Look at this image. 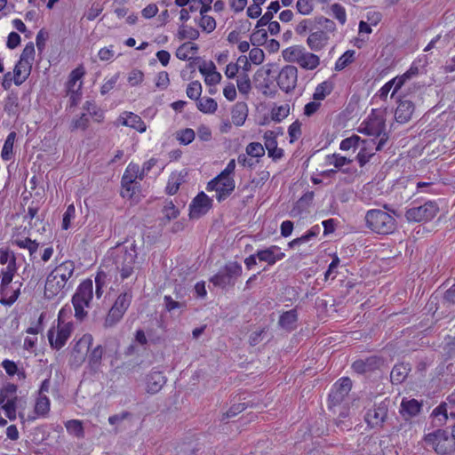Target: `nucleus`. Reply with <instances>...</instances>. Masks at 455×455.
Listing matches in <instances>:
<instances>
[{
    "label": "nucleus",
    "mask_w": 455,
    "mask_h": 455,
    "mask_svg": "<svg viewBox=\"0 0 455 455\" xmlns=\"http://www.w3.org/2000/svg\"><path fill=\"white\" fill-rule=\"evenodd\" d=\"M16 393L17 386L12 383H8L0 389V411L3 410L10 420L16 419V411L22 401L21 398L17 396ZM6 424V419L0 416V426L4 427Z\"/></svg>",
    "instance_id": "nucleus-5"
},
{
    "label": "nucleus",
    "mask_w": 455,
    "mask_h": 455,
    "mask_svg": "<svg viewBox=\"0 0 455 455\" xmlns=\"http://www.w3.org/2000/svg\"><path fill=\"white\" fill-rule=\"evenodd\" d=\"M212 208V199L204 193L200 192L189 205V217L191 219H199Z\"/></svg>",
    "instance_id": "nucleus-22"
},
{
    "label": "nucleus",
    "mask_w": 455,
    "mask_h": 455,
    "mask_svg": "<svg viewBox=\"0 0 455 455\" xmlns=\"http://www.w3.org/2000/svg\"><path fill=\"white\" fill-rule=\"evenodd\" d=\"M351 163V160L345 157V156H341L339 154H333V155H330V156H327L326 157V164L328 165H333L335 168H341L342 166L347 164H350Z\"/></svg>",
    "instance_id": "nucleus-52"
},
{
    "label": "nucleus",
    "mask_w": 455,
    "mask_h": 455,
    "mask_svg": "<svg viewBox=\"0 0 455 455\" xmlns=\"http://www.w3.org/2000/svg\"><path fill=\"white\" fill-rule=\"evenodd\" d=\"M34 58H35V46L32 42H29L28 44H26L25 48L23 49V51L20 54V60L29 63V64H33Z\"/></svg>",
    "instance_id": "nucleus-55"
},
{
    "label": "nucleus",
    "mask_w": 455,
    "mask_h": 455,
    "mask_svg": "<svg viewBox=\"0 0 455 455\" xmlns=\"http://www.w3.org/2000/svg\"><path fill=\"white\" fill-rule=\"evenodd\" d=\"M15 139V132H12L8 134L1 152V157L3 158V160L9 161L12 158Z\"/></svg>",
    "instance_id": "nucleus-43"
},
{
    "label": "nucleus",
    "mask_w": 455,
    "mask_h": 455,
    "mask_svg": "<svg viewBox=\"0 0 455 455\" xmlns=\"http://www.w3.org/2000/svg\"><path fill=\"white\" fill-rule=\"evenodd\" d=\"M329 33L331 32L324 28H316L307 38L308 48L313 52L323 50L330 41Z\"/></svg>",
    "instance_id": "nucleus-23"
},
{
    "label": "nucleus",
    "mask_w": 455,
    "mask_h": 455,
    "mask_svg": "<svg viewBox=\"0 0 455 455\" xmlns=\"http://www.w3.org/2000/svg\"><path fill=\"white\" fill-rule=\"evenodd\" d=\"M355 52L354 50H347L336 61L335 70L341 71L351 64L355 60Z\"/></svg>",
    "instance_id": "nucleus-44"
},
{
    "label": "nucleus",
    "mask_w": 455,
    "mask_h": 455,
    "mask_svg": "<svg viewBox=\"0 0 455 455\" xmlns=\"http://www.w3.org/2000/svg\"><path fill=\"white\" fill-rule=\"evenodd\" d=\"M332 89L331 83L328 81L319 84L314 92L313 100L321 102L331 92Z\"/></svg>",
    "instance_id": "nucleus-41"
},
{
    "label": "nucleus",
    "mask_w": 455,
    "mask_h": 455,
    "mask_svg": "<svg viewBox=\"0 0 455 455\" xmlns=\"http://www.w3.org/2000/svg\"><path fill=\"white\" fill-rule=\"evenodd\" d=\"M75 263L66 260L56 266L47 275L44 284V296L53 299L63 296L74 281Z\"/></svg>",
    "instance_id": "nucleus-1"
},
{
    "label": "nucleus",
    "mask_w": 455,
    "mask_h": 455,
    "mask_svg": "<svg viewBox=\"0 0 455 455\" xmlns=\"http://www.w3.org/2000/svg\"><path fill=\"white\" fill-rule=\"evenodd\" d=\"M365 225L372 232L379 235H388L396 228L395 219L387 212L371 209L365 213Z\"/></svg>",
    "instance_id": "nucleus-3"
},
{
    "label": "nucleus",
    "mask_w": 455,
    "mask_h": 455,
    "mask_svg": "<svg viewBox=\"0 0 455 455\" xmlns=\"http://www.w3.org/2000/svg\"><path fill=\"white\" fill-rule=\"evenodd\" d=\"M439 207L434 201H427L423 205L409 208L405 218L410 222H423L431 220L438 212Z\"/></svg>",
    "instance_id": "nucleus-14"
},
{
    "label": "nucleus",
    "mask_w": 455,
    "mask_h": 455,
    "mask_svg": "<svg viewBox=\"0 0 455 455\" xmlns=\"http://www.w3.org/2000/svg\"><path fill=\"white\" fill-rule=\"evenodd\" d=\"M132 299V292L131 290L122 292L109 309L104 322V326L108 328L116 324L127 311Z\"/></svg>",
    "instance_id": "nucleus-11"
},
{
    "label": "nucleus",
    "mask_w": 455,
    "mask_h": 455,
    "mask_svg": "<svg viewBox=\"0 0 455 455\" xmlns=\"http://www.w3.org/2000/svg\"><path fill=\"white\" fill-rule=\"evenodd\" d=\"M409 367L404 363L396 364L393 367L390 379L393 384H400L402 383L409 373Z\"/></svg>",
    "instance_id": "nucleus-36"
},
{
    "label": "nucleus",
    "mask_w": 455,
    "mask_h": 455,
    "mask_svg": "<svg viewBox=\"0 0 455 455\" xmlns=\"http://www.w3.org/2000/svg\"><path fill=\"white\" fill-rule=\"evenodd\" d=\"M118 122L122 125L133 128L139 132H144L147 130V125L140 116L132 112H124L119 116Z\"/></svg>",
    "instance_id": "nucleus-28"
},
{
    "label": "nucleus",
    "mask_w": 455,
    "mask_h": 455,
    "mask_svg": "<svg viewBox=\"0 0 455 455\" xmlns=\"http://www.w3.org/2000/svg\"><path fill=\"white\" fill-rule=\"evenodd\" d=\"M435 427H442L448 419L447 404L441 403L431 413Z\"/></svg>",
    "instance_id": "nucleus-38"
},
{
    "label": "nucleus",
    "mask_w": 455,
    "mask_h": 455,
    "mask_svg": "<svg viewBox=\"0 0 455 455\" xmlns=\"http://www.w3.org/2000/svg\"><path fill=\"white\" fill-rule=\"evenodd\" d=\"M280 9V4L277 1L272 2L267 7V11L261 16V18L258 20L257 28L267 26L269 23L274 16Z\"/></svg>",
    "instance_id": "nucleus-42"
},
{
    "label": "nucleus",
    "mask_w": 455,
    "mask_h": 455,
    "mask_svg": "<svg viewBox=\"0 0 455 455\" xmlns=\"http://www.w3.org/2000/svg\"><path fill=\"white\" fill-rule=\"evenodd\" d=\"M76 208L73 204L68 206L62 220V229L67 230L69 228L71 220L75 218Z\"/></svg>",
    "instance_id": "nucleus-60"
},
{
    "label": "nucleus",
    "mask_w": 455,
    "mask_h": 455,
    "mask_svg": "<svg viewBox=\"0 0 455 455\" xmlns=\"http://www.w3.org/2000/svg\"><path fill=\"white\" fill-rule=\"evenodd\" d=\"M116 270L122 280L127 279L134 273L138 252L134 243L129 245L118 243L108 251Z\"/></svg>",
    "instance_id": "nucleus-2"
},
{
    "label": "nucleus",
    "mask_w": 455,
    "mask_h": 455,
    "mask_svg": "<svg viewBox=\"0 0 455 455\" xmlns=\"http://www.w3.org/2000/svg\"><path fill=\"white\" fill-rule=\"evenodd\" d=\"M361 141L362 140L360 139V137L354 135L350 138L343 140L340 142L339 148L341 150H349L350 148H356L360 147Z\"/></svg>",
    "instance_id": "nucleus-56"
},
{
    "label": "nucleus",
    "mask_w": 455,
    "mask_h": 455,
    "mask_svg": "<svg viewBox=\"0 0 455 455\" xmlns=\"http://www.w3.org/2000/svg\"><path fill=\"white\" fill-rule=\"evenodd\" d=\"M298 12L303 15H308L313 11V4L310 0H298L296 4Z\"/></svg>",
    "instance_id": "nucleus-62"
},
{
    "label": "nucleus",
    "mask_w": 455,
    "mask_h": 455,
    "mask_svg": "<svg viewBox=\"0 0 455 455\" xmlns=\"http://www.w3.org/2000/svg\"><path fill=\"white\" fill-rule=\"evenodd\" d=\"M283 57L287 62L296 63L306 70H314L320 65V58L300 45L286 48L283 51Z\"/></svg>",
    "instance_id": "nucleus-4"
},
{
    "label": "nucleus",
    "mask_w": 455,
    "mask_h": 455,
    "mask_svg": "<svg viewBox=\"0 0 455 455\" xmlns=\"http://www.w3.org/2000/svg\"><path fill=\"white\" fill-rule=\"evenodd\" d=\"M301 124L299 121L293 122L288 129V133L290 136V142H294L297 140L301 135Z\"/></svg>",
    "instance_id": "nucleus-63"
},
{
    "label": "nucleus",
    "mask_w": 455,
    "mask_h": 455,
    "mask_svg": "<svg viewBox=\"0 0 455 455\" xmlns=\"http://www.w3.org/2000/svg\"><path fill=\"white\" fill-rule=\"evenodd\" d=\"M377 144L378 142L375 139L362 140L360 147H358L360 151L356 156V159L360 166H363L365 164H367L371 157L375 155V153L378 151L375 149Z\"/></svg>",
    "instance_id": "nucleus-26"
},
{
    "label": "nucleus",
    "mask_w": 455,
    "mask_h": 455,
    "mask_svg": "<svg viewBox=\"0 0 455 455\" xmlns=\"http://www.w3.org/2000/svg\"><path fill=\"white\" fill-rule=\"evenodd\" d=\"M243 272L242 266L236 261H230L227 263L222 270L214 275L211 278V282L215 285L221 288L226 286H233L235 280L241 276Z\"/></svg>",
    "instance_id": "nucleus-12"
},
{
    "label": "nucleus",
    "mask_w": 455,
    "mask_h": 455,
    "mask_svg": "<svg viewBox=\"0 0 455 455\" xmlns=\"http://www.w3.org/2000/svg\"><path fill=\"white\" fill-rule=\"evenodd\" d=\"M320 228L319 226H314L311 228L305 235L300 237L295 238L288 243V247L293 249L297 246L301 245L302 243L309 242L312 238H315L319 234Z\"/></svg>",
    "instance_id": "nucleus-37"
},
{
    "label": "nucleus",
    "mask_w": 455,
    "mask_h": 455,
    "mask_svg": "<svg viewBox=\"0 0 455 455\" xmlns=\"http://www.w3.org/2000/svg\"><path fill=\"white\" fill-rule=\"evenodd\" d=\"M352 382L348 378H342L335 383L329 395L330 407L340 405L348 395Z\"/></svg>",
    "instance_id": "nucleus-20"
},
{
    "label": "nucleus",
    "mask_w": 455,
    "mask_h": 455,
    "mask_svg": "<svg viewBox=\"0 0 455 455\" xmlns=\"http://www.w3.org/2000/svg\"><path fill=\"white\" fill-rule=\"evenodd\" d=\"M202 85L199 81H193L188 84L186 93L190 100H198L202 94Z\"/></svg>",
    "instance_id": "nucleus-51"
},
{
    "label": "nucleus",
    "mask_w": 455,
    "mask_h": 455,
    "mask_svg": "<svg viewBox=\"0 0 455 455\" xmlns=\"http://www.w3.org/2000/svg\"><path fill=\"white\" fill-rule=\"evenodd\" d=\"M170 84L169 75L165 71L159 72L156 78V86L160 90H165Z\"/></svg>",
    "instance_id": "nucleus-64"
},
{
    "label": "nucleus",
    "mask_w": 455,
    "mask_h": 455,
    "mask_svg": "<svg viewBox=\"0 0 455 455\" xmlns=\"http://www.w3.org/2000/svg\"><path fill=\"white\" fill-rule=\"evenodd\" d=\"M245 152L251 157L260 158L265 155V148L259 142H251L246 146Z\"/></svg>",
    "instance_id": "nucleus-49"
},
{
    "label": "nucleus",
    "mask_w": 455,
    "mask_h": 455,
    "mask_svg": "<svg viewBox=\"0 0 455 455\" xmlns=\"http://www.w3.org/2000/svg\"><path fill=\"white\" fill-rule=\"evenodd\" d=\"M421 409V403L416 399L403 400L401 403L400 412L403 417H413L416 416Z\"/></svg>",
    "instance_id": "nucleus-33"
},
{
    "label": "nucleus",
    "mask_w": 455,
    "mask_h": 455,
    "mask_svg": "<svg viewBox=\"0 0 455 455\" xmlns=\"http://www.w3.org/2000/svg\"><path fill=\"white\" fill-rule=\"evenodd\" d=\"M67 431L77 438H82L84 435V427L81 420L70 419L65 423Z\"/></svg>",
    "instance_id": "nucleus-47"
},
{
    "label": "nucleus",
    "mask_w": 455,
    "mask_h": 455,
    "mask_svg": "<svg viewBox=\"0 0 455 455\" xmlns=\"http://www.w3.org/2000/svg\"><path fill=\"white\" fill-rule=\"evenodd\" d=\"M178 37L180 40H196L199 37V31L191 27L180 26L178 31Z\"/></svg>",
    "instance_id": "nucleus-50"
},
{
    "label": "nucleus",
    "mask_w": 455,
    "mask_h": 455,
    "mask_svg": "<svg viewBox=\"0 0 455 455\" xmlns=\"http://www.w3.org/2000/svg\"><path fill=\"white\" fill-rule=\"evenodd\" d=\"M285 257V253L281 251L277 245L257 251V258L259 261L266 262L269 266L275 265L277 261L282 260Z\"/></svg>",
    "instance_id": "nucleus-24"
},
{
    "label": "nucleus",
    "mask_w": 455,
    "mask_h": 455,
    "mask_svg": "<svg viewBox=\"0 0 455 455\" xmlns=\"http://www.w3.org/2000/svg\"><path fill=\"white\" fill-rule=\"evenodd\" d=\"M331 15L338 20L340 25H345L347 22L346 9L339 3H334L330 5Z\"/></svg>",
    "instance_id": "nucleus-48"
},
{
    "label": "nucleus",
    "mask_w": 455,
    "mask_h": 455,
    "mask_svg": "<svg viewBox=\"0 0 455 455\" xmlns=\"http://www.w3.org/2000/svg\"><path fill=\"white\" fill-rule=\"evenodd\" d=\"M425 442L440 455L449 454L455 451V435L444 430H436L425 436Z\"/></svg>",
    "instance_id": "nucleus-9"
},
{
    "label": "nucleus",
    "mask_w": 455,
    "mask_h": 455,
    "mask_svg": "<svg viewBox=\"0 0 455 455\" xmlns=\"http://www.w3.org/2000/svg\"><path fill=\"white\" fill-rule=\"evenodd\" d=\"M50 399L40 394L35 404V413L39 417H46L50 411Z\"/></svg>",
    "instance_id": "nucleus-39"
},
{
    "label": "nucleus",
    "mask_w": 455,
    "mask_h": 455,
    "mask_svg": "<svg viewBox=\"0 0 455 455\" xmlns=\"http://www.w3.org/2000/svg\"><path fill=\"white\" fill-rule=\"evenodd\" d=\"M144 74L139 69H132L129 72L127 81L131 86H136L143 82Z\"/></svg>",
    "instance_id": "nucleus-59"
},
{
    "label": "nucleus",
    "mask_w": 455,
    "mask_h": 455,
    "mask_svg": "<svg viewBox=\"0 0 455 455\" xmlns=\"http://www.w3.org/2000/svg\"><path fill=\"white\" fill-rule=\"evenodd\" d=\"M93 298V283L90 279L83 281L77 287L72 298L75 316L82 321L86 315V308L90 307Z\"/></svg>",
    "instance_id": "nucleus-7"
},
{
    "label": "nucleus",
    "mask_w": 455,
    "mask_h": 455,
    "mask_svg": "<svg viewBox=\"0 0 455 455\" xmlns=\"http://www.w3.org/2000/svg\"><path fill=\"white\" fill-rule=\"evenodd\" d=\"M19 108V99L18 96L15 94H10L5 99L4 102V111L7 112L9 115L15 114L18 111Z\"/></svg>",
    "instance_id": "nucleus-54"
},
{
    "label": "nucleus",
    "mask_w": 455,
    "mask_h": 455,
    "mask_svg": "<svg viewBox=\"0 0 455 455\" xmlns=\"http://www.w3.org/2000/svg\"><path fill=\"white\" fill-rule=\"evenodd\" d=\"M32 64L19 60L13 69V81L16 85H20L30 75Z\"/></svg>",
    "instance_id": "nucleus-31"
},
{
    "label": "nucleus",
    "mask_w": 455,
    "mask_h": 455,
    "mask_svg": "<svg viewBox=\"0 0 455 455\" xmlns=\"http://www.w3.org/2000/svg\"><path fill=\"white\" fill-rule=\"evenodd\" d=\"M107 275L104 272H99L95 277V294L100 298L103 294V288L106 285Z\"/></svg>",
    "instance_id": "nucleus-58"
},
{
    "label": "nucleus",
    "mask_w": 455,
    "mask_h": 455,
    "mask_svg": "<svg viewBox=\"0 0 455 455\" xmlns=\"http://www.w3.org/2000/svg\"><path fill=\"white\" fill-rule=\"evenodd\" d=\"M165 383L166 378L161 371H151L146 378V390L149 394H156Z\"/></svg>",
    "instance_id": "nucleus-27"
},
{
    "label": "nucleus",
    "mask_w": 455,
    "mask_h": 455,
    "mask_svg": "<svg viewBox=\"0 0 455 455\" xmlns=\"http://www.w3.org/2000/svg\"><path fill=\"white\" fill-rule=\"evenodd\" d=\"M298 321V315L295 309L283 312L279 318V325L287 330L292 331L296 328V323Z\"/></svg>",
    "instance_id": "nucleus-32"
},
{
    "label": "nucleus",
    "mask_w": 455,
    "mask_h": 455,
    "mask_svg": "<svg viewBox=\"0 0 455 455\" xmlns=\"http://www.w3.org/2000/svg\"><path fill=\"white\" fill-rule=\"evenodd\" d=\"M103 347L100 345L95 347L90 354H88V363L91 368L98 369L103 355Z\"/></svg>",
    "instance_id": "nucleus-45"
},
{
    "label": "nucleus",
    "mask_w": 455,
    "mask_h": 455,
    "mask_svg": "<svg viewBox=\"0 0 455 455\" xmlns=\"http://www.w3.org/2000/svg\"><path fill=\"white\" fill-rule=\"evenodd\" d=\"M389 401L385 399L375 403L373 408L369 409L365 414V421L371 428L380 429L387 418Z\"/></svg>",
    "instance_id": "nucleus-16"
},
{
    "label": "nucleus",
    "mask_w": 455,
    "mask_h": 455,
    "mask_svg": "<svg viewBox=\"0 0 455 455\" xmlns=\"http://www.w3.org/2000/svg\"><path fill=\"white\" fill-rule=\"evenodd\" d=\"M195 136H196V134H195L194 130H192L190 128H187V129L181 130L178 133L177 138L181 144L188 145L195 140Z\"/></svg>",
    "instance_id": "nucleus-57"
},
{
    "label": "nucleus",
    "mask_w": 455,
    "mask_h": 455,
    "mask_svg": "<svg viewBox=\"0 0 455 455\" xmlns=\"http://www.w3.org/2000/svg\"><path fill=\"white\" fill-rule=\"evenodd\" d=\"M236 85L239 92L244 96H248L251 91V83L246 73L240 74L236 79Z\"/></svg>",
    "instance_id": "nucleus-46"
},
{
    "label": "nucleus",
    "mask_w": 455,
    "mask_h": 455,
    "mask_svg": "<svg viewBox=\"0 0 455 455\" xmlns=\"http://www.w3.org/2000/svg\"><path fill=\"white\" fill-rule=\"evenodd\" d=\"M142 180L144 178L140 175V167L138 164L130 163L122 177L121 184L123 188V197H132L135 190V180Z\"/></svg>",
    "instance_id": "nucleus-18"
},
{
    "label": "nucleus",
    "mask_w": 455,
    "mask_h": 455,
    "mask_svg": "<svg viewBox=\"0 0 455 455\" xmlns=\"http://www.w3.org/2000/svg\"><path fill=\"white\" fill-rule=\"evenodd\" d=\"M277 133L274 131H267L264 133V148L265 149L272 148L277 146Z\"/></svg>",
    "instance_id": "nucleus-61"
},
{
    "label": "nucleus",
    "mask_w": 455,
    "mask_h": 455,
    "mask_svg": "<svg viewBox=\"0 0 455 455\" xmlns=\"http://www.w3.org/2000/svg\"><path fill=\"white\" fill-rule=\"evenodd\" d=\"M198 25L206 33H211L216 28L215 19L209 15H201Z\"/></svg>",
    "instance_id": "nucleus-53"
},
{
    "label": "nucleus",
    "mask_w": 455,
    "mask_h": 455,
    "mask_svg": "<svg viewBox=\"0 0 455 455\" xmlns=\"http://www.w3.org/2000/svg\"><path fill=\"white\" fill-rule=\"evenodd\" d=\"M197 51L198 47L196 44L185 43L177 49L176 56L182 60H190L197 53Z\"/></svg>",
    "instance_id": "nucleus-35"
},
{
    "label": "nucleus",
    "mask_w": 455,
    "mask_h": 455,
    "mask_svg": "<svg viewBox=\"0 0 455 455\" xmlns=\"http://www.w3.org/2000/svg\"><path fill=\"white\" fill-rule=\"evenodd\" d=\"M16 272V259L14 256H12L10 259L7 267L4 271H3V276L1 280L0 284V292L2 295V298L0 299V302L3 305H12L20 295V285L16 288L15 290H12V293L11 296H8V285L12 283L14 274Z\"/></svg>",
    "instance_id": "nucleus-10"
},
{
    "label": "nucleus",
    "mask_w": 455,
    "mask_h": 455,
    "mask_svg": "<svg viewBox=\"0 0 455 455\" xmlns=\"http://www.w3.org/2000/svg\"><path fill=\"white\" fill-rule=\"evenodd\" d=\"M188 172L186 171L181 172H173L168 180L167 186H166V193L169 195H175L180 186L185 182V178L187 176Z\"/></svg>",
    "instance_id": "nucleus-30"
},
{
    "label": "nucleus",
    "mask_w": 455,
    "mask_h": 455,
    "mask_svg": "<svg viewBox=\"0 0 455 455\" xmlns=\"http://www.w3.org/2000/svg\"><path fill=\"white\" fill-rule=\"evenodd\" d=\"M276 81L282 91L289 92L294 90L298 82V68L292 65L284 66L280 70Z\"/></svg>",
    "instance_id": "nucleus-19"
},
{
    "label": "nucleus",
    "mask_w": 455,
    "mask_h": 455,
    "mask_svg": "<svg viewBox=\"0 0 455 455\" xmlns=\"http://www.w3.org/2000/svg\"><path fill=\"white\" fill-rule=\"evenodd\" d=\"M415 111V105L411 100H400L395 111V118L397 123H408Z\"/></svg>",
    "instance_id": "nucleus-25"
},
{
    "label": "nucleus",
    "mask_w": 455,
    "mask_h": 455,
    "mask_svg": "<svg viewBox=\"0 0 455 455\" xmlns=\"http://www.w3.org/2000/svg\"><path fill=\"white\" fill-rule=\"evenodd\" d=\"M65 309L58 314L57 324H52L47 332V338L51 347L56 350L62 348L73 332V323L63 320Z\"/></svg>",
    "instance_id": "nucleus-6"
},
{
    "label": "nucleus",
    "mask_w": 455,
    "mask_h": 455,
    "mask_svg": "<svg viewBox=\"0 0 455 455\" xmlns=\"http://www.w3.org/2000/svg\"><path fill=\"white\" fill-rule=\"evenodd\" d=\"M85 74L84 68L79 66L71 71L66 84L67 95L69 97L70 106H76L81 100L82 78Z\"/></svg>",
    "instance_id": "nucleus-15"
},
{
    "label": "nucleus",
    "mask_w": 455,
    "mask_h": 455,
    "mask_svg": "<svg viewBox=\"0 0 455 455\" xmlns=\"http://www.w3.org/2000/svg\"><path fill=\"white\" fill-rule=\"evenodd\" d=\"M248 112V106L245 102H236L231 109L232 123L235 126H242L246 121Z\"/></svg>",
    "instance_id": "nucleus-29"
},
{
    "label": "nucleus",
    "mask_w": 455,
    "mask_h": 455,
    "mask_svg": "<svg viewBox=\"0 0 455 455\" xmlns=\"http://www.w3.org/2000/svg\"><path fill=\"white\" fill-rule=\"evenodd\" d=\"M418 74V68H411L408 71L399 76H395L392 80H390V84H392L394 90L392 92L391 97L402 88V86L405 84L408 79H411L413 76Z\"/></svg>",
    "instance_id": "nucleus-34"
},
{
    "label": "nucleus",
    "mask_w": 455,
    "mask_h": 455,
    "mask_svg": "<svg viewBox=\"0 0 455 455\" xmlns=\"http://www.w3.org/2000/svg\"><path fill=\"white\" fill-rule=\"evenodd\" d=\"M317 27L324 28L330 32H336L337 28L335 22L324 16H317L314 19H304L299 21L295 32L299 36H305L307 33H312Z\"/></svg>",
    "instance_id": "nucleus-13"
},
{
    "label": "nucleus",
    "mask_w": 455,
    "mask_h": 455,
    "mask_svg": "<svg viewBox=\"0 0 455 455\" xmlns=\"http://www.w3.org/2000/svg\"><path fill=\"white\" fill-rule=\"evenodd\" d=\"M235 180L232 177L224 176V174H219L216 178L212 180L207 184V190H215L218 201L226 199L235 189Z\"/></svg>",
    "instance_id": "nucleus-17"
},
{
    "label": "nucleus",
    "mask_w": 455,
    "mask_h": 455,
    "mask_svg": "<svg viewBox=\"0 0 455 455\" xmlns=\"http://www.w3.org/2000/svg\"><path fill=\"white\" fill-rule=\"evenodd\" d=\"M385 128L386 124L384 118L372 112L368 118L360 124L358 131L361 133L374 137V139L379 138L375 149L381 150L388 139Z\"/></svg>",
    "instance_id": "nucleus-8"
},
{
    "label": "nucleus",
    "mask_w": 455,
    "mask_h": 455,
    "mask_svg": "<svg viewBox=\"0 0 455 455\" xmlns=\"http://www.w3.org/2000/svg\"><path fill=\"white\" fill-rule=\"evenodd\" d=\"M93 342L92 334H84L75 344L72 351L73 363L81 365L86 359L89 349Z\"/></svg>",
    "instance_id": "nucleus-21"
},
{
    "label": "nucleus",
    "mask_w": 455,
    "mask_h": 455,
    "mask_svg": "<svg viewBox=\"0 0 455 455\" xmlns=\"http://www.w3.org/2000/svg\"><path fill=\"white\" fill-rule=\"evenodd\" d=\"M197 108L204 114H213L218 108L216 100L212 98H200L196 103Z\"/></svg>",
    "instance_id": "nucleus-40"
}]
</instances>
